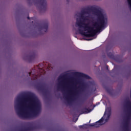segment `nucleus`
<instances>
[{"mask_svg": "<svg viewBox=\"0 0 131 131\" xmlns=\"http://www.w3.org/2000/svg\"><path fill=\"white\" fill-rule=\"evenodd\" d=\"M94 15L97 17H92L90 12L83 10L76 14V27L80 34L91 37L95 36L98 32H101L105 29L107 23V15L101 9L94 8Z\"/></svg>", "mask_w": 131, "mask_h": 131, "instance_id": "f257e3e1", "label": "nucleus"}, {"mask_svg": "<svg viewBox=\"0 0 131 131\" xmlns=\"http://www.w3.org/2000/svg\"><path fill=\"white\" fill-rule=\"evenodd\" d=\"M15 111L23 119H30L37 116L41 111V103L34 95L23 96L20 94L14 101Z\"/></svg>", "mask_w": 131, "mask_h": 131, "instance_id": "f03ea898", "label": "nucleus"}, {"mask_svg": "<svg viewBox=\"0 0 131 131\" xmlns=\"http://www.w3.org/2000/svg\"><path fill=\"white\" fill-rule=\"evenodd\" d=\"M58 82V90L62 89L63 98L68 104H72L74 102L82 91L80 86H77L78 81L73 78L68 79L65 74H61L59 76Z\"/></svg>", "mask_w": 131, "mask_h": 131, "instance_id": "7ed1b4c3", "label": "nucleus"}, {"mask_svg": "<svg viewBox=\"0 0 131 131\" xmlns=\"http://www.w3.org/2000/svg\"><path fill=\"white\" fill-rule=\"evenodd\" d=\"M110 115H111V108L108 107L106 108L105 112L103 117L96 122L95 123L91 124L90 126H94V127H99V126H101V125H103V124H105L108 120H109V118H110Z\"/></svg>", "mask_w": 131, "mask_h": 131, "instance_id": "20e7f679", "label": "nucleus"}, {"mask_svg": "<svg viewBox=\"0 0 131 131\" xmlns=\"http://www.w3.org/2000/svg\"><path fill=\"white\" fill-rule=\"evenodd\" d=\"M73 74V75H75V76H77V77H83V78H86L87 79L91 78V77L87 75L79 72H74Z\"/></svg>", "mask_w": 131, "mask_h": 131, "instance_id": "39448f33", "label": "nucleus"}, {"mask_svg": "<svg viewBox=\"0 0 131 131\" xmlns=\"http://www.w3.org/2000/svg\"><path fill=\"white\" fill-rule=\"evenodd\" d=\"M48 24H46L42 28V29H43L45 32H47V30H48Z\"/></svg>", "mask_w": 131, "mask_h": 131, "instance_id": "423d86ee", "label": "nucleus"}, {"mask_svg": "<svg viewBox=\"0 0 131 131\" xmlns=\"http://www.w3.org/2000/svg\"><path fill=\"white\" fill-rule=\"evenodd\" d=\"M40 3L41 6H46L47 5V1L46 0H41Z\"/></svg>", "mask_w": 131, "mask_h": 131, "instance_id": "0eeeda50", "label": "nucleus"}, {"mask_svg": "<svg viewBox=\"0 0 131 131\" xmlns=\"http://www.w3.org/2000/svg\"><path fill=\"white\" fill-rule=\"evenodd\" d=\"M90 112H91V111H90V110H88V109H86V110H85V111H84V112H83V113L84 114H88V113H90Z\"/></svg>", "mask_w": 131, "mask_h": 131, "instance_id": "6e6552de", "label": "nucleus"}, {"mask_svg": "<svg viewBox=\"0 0 131 131\" xmlns=\"http://www.w3.org/2000/svg\"><path fill=\"white\" fill-rule=\"evenodd\" d=\"M84 126H85V127H88V124H85V125H83V126H80V127H83V128H84Z\"/></svg>", "mask_w": 131, "mask_h": 131, "instance_id": "1a4fd4ad", "label": "nucleus"}, {"mask_svg": "<svg viewBox=\"0 0 131 131\" xmlns=\"http://www.w3.org/2000/svg\"><path fill=\"white\" fill-rule=\"evenodd\" d=\"M84 40H91V39H84Z\"/></svg>", "mask_w": 131, "mask_h": 131, "instance_id": "9d476101", "label": "nucleus"}, {"mask_svg": "<svg viewBox=\"0 0 131 131\" xmlns=\"http://www.w3.org/2000/svg\"><path fill=\"white\" fill-rule=\"evenodd\" d=\"M108 57H110V58H111V56H110V55H109V54H108Z\"/></svg>", "mask_w": 131, "mask_h": 131, "instance_id": "9b49d317", "label": "nucleus"}, {"mask_svg": "<svg viewBox=\"0 0 131 131\" xmlns=\"http://www.w3.org/2000/svg\"><path fill=\"white\" fill-rule=\"evenodd\" d=\"M106 68H107V69H108V66H106Z\"/></svg>", "mask_w": 131, "mask_h": 131, "instance_id": "f8f14e48", "label": "nucleus"}, {"mask_svg": "<svg viewBox=\"0 0 131 131\" xmlns=\"http://www.w3.org/2000/svg\"><path fill=\"white\" fill-rule=\"evenodd\" d=\"M31 74V73H29V75H30Z\"/></svg>", "mask_w": 131, "mask_h": 131, "instance_id": "ddd939ff", "label": "nucleus"}, {"mask_svg": "<svg viewBox=\"0 0 131 131\" xmlns=\"http://www.w3.org/2000/svg\"><path fill=\"white\" fill-rule=\"evenodd\" d=\"M77 119H78V118H77V119H76V121H77Z\"/></svg>", "mask_w": 131, "mask_h": 131, "instance_id": "4468645a", "label": "nucleus"}, {"mask_svg": "<svg viewBox=\"0 0 131 131\" xmlns=\"http://www.w3.org/2000/svg\"><path fill=\"white\" fill-rule=\"evenodd\" d=\"M27 18H28V19H30L29 17H28Z\"/></svg>", "mask_w": 131, "mask_h": 131, "instance_id": "2eb2a0df", "label": "nucleus"}]
</instances>
